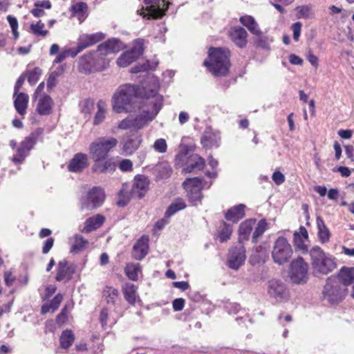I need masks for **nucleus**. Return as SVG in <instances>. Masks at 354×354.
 <instances>
[{"label":"nucleus","mask_w":354,"mask_h":354,"mask_svg":"<svg viewBox=\"0 0 354 354\" xmlns=\"http://www.w3.org/2000/svg\"><path fill=\"white\" fill-rule=\"evenodd\" d=\"M153 79L156 78H151L148 84H143L140 87L131 84L120 85L112 96L113 110L118 113L133 111L136 108L137 97L145 100L149 96V91L152 88Z\"/></svg>","instance_id":"1"},{"label":"nucleus","mask_w":354,"mask_h":354,"mask_svg":"<svg viewBox=\"0 0 354 354\" xmlns=\"http://www.w3.org/2000/svg\"><path fill=\"white\" fill-rule=\"evenodd\" d=\"M118 140L113 137H100L92 142L88 153L93 161V172L104 174L113 172L116 165L112 158H107L109 152L117 145Z\"/></svg>","instance_id":"2"},{"label":"nucleus","mask_w":354,"mask_h":354,"mask_svg":"<svg viewBox=\"0 0 354 354\" xmlns=\"http://www.w3.org/2000/svg\"><path fill=\"white\" fill-rule=\"evenodd\" d=\"M159 82L158 79H153L152 88L149 91V96L145 99L141 112L136 117H133L135 130H139L146 127L153 120L162 109L163 98L158 93Z\"/></svg>","instance_id":"3"},{"label":"nucleus","mask_w":354,"mask_h":354,"mask_svg":"<svg viewBox=\"0 0 354 354\" xmlns=\"http://www.w3.org/2000/svg\"><path fill=\"white\" fill-rule=\"evenodd\" d=\"M229 57L230 51L227 49L211 48L204 64L214 75H225L230 66Z\"/></svg>","instance_id":"4"},{"label":"nucleus","mask_w":354,"mask_h":354,"mask_svg":"<svg viewBox=\"0 0 354 354\" xmlns=\"http://www.w3.org/2000/svg\"><path fill=\"white\" fill-rule=\"evenodd\" d=\"M309 254L315 275H326L336 268L335 258L330 254L325 252L319 246L313 247Z\"/></svg>","instance_id":"5"},{"label":"nucleus","mask_w":354,"mask_h":354,"mask_svg":"<svg viewBox=\"0 0 354 354\" xmlns=\"http://www.w3.org/2000/svg\"><path fill=\"white\" fill-rule=\"evenodd\" d=\"M346 295V289L342 288L337 278L330 277L327 279L322 291L324 301L330 304L340 302Z\"/></svg>","instance_id":"6"},{"label":"nucleus","mask_w":354,"mask_h":354,"mask_svg":"<svg viewBox=\"0 0 354 354\" xmlns=\"http://www.w3.org/2000/svg\"><path fill=\"white\" fill-rule=\"evenodd\" d=\"M292 254V249L286 238L279 236L274 243L272 257L274 263L282 265L289 261Z\"/></svg>","instance_id":"7"},{"label":"nucleus","mask_w":354,"mask_h":354,"mask_svg":"<svg viewBox=\"0 0 354 354\" xmlns=\"http://www.w3.org/2000/svg\"><path fill=\"white\" fill-rule=\"evenodd\" d=\"M144 40L138 39L133 41L132 48L124 52L118 58L116 62L119 67H127L139 58L144 51Z\"/></svg>","instance_id":"8"},{"label":"nucleus","mask_w":354,"mask_h":354,"mask_svg":"<svg viewBox=\"0 0 354 354\" xmlns=\"http://www.w3.org/2000/svg\"><path fill=\"white\" fill-rule=\"evenodd\" d=\"M146 4L145 10L142 8L140 10H138V15L143 16V17L150 18H160L162 17L168 8V5L165 2V0H145Z\"/></svg>","instance_id":"9"},{"label":"nucleus","mask_w":354,"mask_h":354,"mask_svg":"<svg viewBox=\"0 0 354 354\" xmlns=\"http://www.w3.org/2000/svg\"><path fill=\"white\" fill-rule=\"evenodd\" d=\"M183 187L189 201L194 205L202 199L201 190L205 187L203 180L198 178H187L183 183Z\"/></svg>","instance_id":"10"},{"label":"nucleus","mask_w":354,"mask_h":354,"mask_svg":"<svg viewBox=\"0 0 354 354\" xmlns=\"http://www.w3.org/2000/svg\"><path fill=\"white\" fill-rule=\"evenodd\" d=\"M105 194L104 190L99 187L90 189L85 198L81 200L82 209H93L100 206L104 202Z\"/></svg>","instance_id":"11"},{"label":"nucleus","mask_w":354,"mask_h":354,"mask_svg":"<svg viewBox=\"0 0 354 354\" xmlns=\"http://www.w3.org/2000/svg\"><path fill=\"white\" fill-rule=\"evenodd\" d=\"M308 263L303 258L298 257L290 263V278L295 283H304L308 279Z\"/></svg>","instance_id":"12"},{"label":"nucleus","mask_w":354,"mask_h":354,"mask_svg":"<svg viewBox=\"0 0 354 354\" xmlns=\"http://www.w3.org/2000/svg\"><path fill=\"white\" fill-rule=\"evenodd\" d=\"M94 54L90 52L82 56L79 59V70L84 73H91L94 71H102L106 68V61L102 63L95 62Z\"/></svg>","instance_id":"13"},{"label":"nucleus","mask_w":354,"mask_h":354,"mask_svg":"<svg viewBox=\"0 0 354 354\" xmlns=\"http://www.w3.org/2000/svg\"><path fill=\"white\" fill-rule=\"evenodd\" d=\"M37 136L35 133H31L27 136L20 144L16 153L12 158V161L15 163L22 162L28 156L29 151L33 148L37 142Z\"/></svg>","instance_id":"14"},{"label":"nucleus","mask_w":354,"mask_h":354,"mask_svg":"<svg viewBox=\"0 0 354 354\" xmlns=\"http://www.w3.org/2000/svg\"><path fill=\"white\" fill-rule=\"evenodd\" d=\"M268 294L277 301L281 302L286 300L288 293L285 284L277 279H272L268 283Z\"/></svg>","instance_id":"15"},{"label":"nucleus","mask_w":354,"mask_h":354,"mask_svg":"<svg viewBox=\"0 0 354 354\" xmlns=\"http://www.w3.org/2000/svg\"><path fill=\"white\" fill-rule=\"evenodd\" d=\"M245 258V249L243 246L232 248L227 259L228 266L233 270H238L244 263Z\"/></svg>","instance_id":"16"},{"label":"nucleus","mask_w":354,"mask_h":354,"mask_svg":"<svg viewBox=\"0 0 354 354\" xmlns=\"http://www.w3.org/2000/svg\"><path fill=\"white\" fill-rule=\"evenodd\" d=\"M138 289V286L131 283H125L122 286L124 298L130 305L135 306L142 302Z\"/></svg>","instance_id":"17"},{"label":"nucleus","mask_w":354,"mask_h":354,"mask_svg":"<svg viewBox=\"0 0 354 354\" xmlns=\"http://www.w3.org/2000/svg\"><path fill=\"white\" fill-rule=\"evenodd\" d=\"M229 36L232 42L239 48H244L248 43V32L242 27L231 28L229 30Z\"/></svg>","instance_id":"18"},{"label":"nucleus","mask_w":354,"mask_h":354,"mask_svg":"<svg viewBox=\"0 0 354 354\" xmlns=\"http://www.w3.org/2000/svg\"><path fill=\"white\" fill-rule=\"evenodd\" d=\"M124 48L122 43L115 38L107 40L97 46V51L101 55L115 53Z\"/></svg>","instance_id":"19"},{"label":"nucleus","mask_w":354,"mask_h":354,"mask_svg":"<svg viewBox=\"0 0 354 354\" xmlns=\"http://www.w3.org/2000/svg\"><path fill=\"white\" fill-rule=\"evenodd\" d=\"M88 166V160L86 154L83 153H76L71 160L68 169L71 172H81Z\"/></svg>","instance_id":"20"},{"label":"nucleus","mask_w":354,"mask_h":354,"mask_svg":"<svg viewBox=\"0 0 354 354\" xmlns=\"http://www.w3.org/2000/svg\"><path fill=\"white\" fill-rule=\"evenodd\" d=\"M104 38L102 32H95L93 34H82L77 39V44L80 50H84L89 46L102 41Z\"/></svg>","instance_id":"21"},{"label":"nucleus","mask_w":354,"mask_h":354,"mask_svg":"<svg viewBox=\"0 0 354 354\" xmlns=\"http://www.w3.org/2000/svg\"><path fill=\"white\" fill-rule=\"evenodd\" d=\"M148 250L149 238L147 236H142L133 245L132 257L136 260H141L147 254Z\"/></svg>","instance_id":"22"},{"label":"nucleus","mask_w":354,"mask_h":354,"mask_svg":"<svg viewBox=\"0 0 354 354\" xmlns=\"http://www.w3.org/2000/svg\"><path fill=\"white\" fill-rule=\"evenodd\" d=\"M149 180L145 176H137L134 178L133 185L131 189V194L142 198L147 191Z\"/></svg>","instance_id":"23"},{"label":"nucleus","mask_w":354,"mask_h":354,"mask_svg":"<svg viewBox=\"0 0 354 354\" xmlns=\"http://www.w3.org/2000/svg\"><path fill=\"white\" fill-rule=\"evenodd\" d=\"M57 271L55 279L57 281H69L75 272L74 267L72 266H68V263L66 261H59L57 264Z\"/></svg>","instance_id":"24"},{"label":"nucleus","mask_w":354,"mask_h":354,"mask_svg":"<svg viewBox=\"0 0 354 354\" xmlns=\"http://www.w3.org/2000/svg\"><path fill=\"white\" fill-rule=\"evenodd\" d=\"M54 102L48 95H42L38 97L36 111L41 115H50L52 113Z\"/></svg>","instance_id":"25"},{"label":"nucleus","mask_w":354,"mask_h":354,"mask_svg":"<svg viewBox=\"0 0 354 354\" xmlns=\"http://www.w3.org/2000/svg\"><path fill=\"white\" fill-rule=\"evenodd\" d=\"M219 140V133L212 128H207L202 136L201 143L206 148L217 147H218Z\"/></svg>","instance_id":"26"},{"label":"nucleus","mask_w":354,"mask_h":354,"mask_svg":"<svg viewBox=\"0 0 354 354\" xmlns=\"http://www.w3.org/2000/svg\"><path fill=\"white\" fill-rule=\"evenodd\" d=\"M308 241V231L304 226H300L298 232L293 234V243L296 248L306 252L307 251L306 242Z\"/></svg>","instance_id":"27"},{"label":"nucleus","mask_w":354,"mask_h":354,"mask_svg":"<svg viewBox=\"0 0 354 354\" xmlns=\"http://www.w3.org/2000/svg\"><path fill=\"white\" fill-rule=\"evenodd\" d=\"M204 166L205 160L203 158L197 154H192L186 162L183 171L191 173L194 171H200L203 169Z\"/></svg>","instance_id":"28"},{"label":"nucleus","mask_w":354,"mask_h":354,"mask_svg":"<svg viewBox=\"0 0 354 354\" xmlns=\"http://www.w3.org/2000/svg\"><path fill=\"white\" fill-rule=\"evenodd\" d=\"M240 23L246 27L248 30L253 35L260 36L262 34V31L256 21L254 18L250 15H244L240 17Z\"/></svg>","instance_id":"29"},{"label":"nucleus","mask_w":354,"mask_h":354,"mask_svg":"<svg viewBox=\"0 0 354 354\" xmlns=\"http://www.w3.org/2000/svg\"><path fill=\"white\" fill-rule=\"evenodd\" d=\"M14 105L17 113L24 116L26 113L28 103L29 101L28 95L25 93H19L14 95Z\"/></svg>","instance_id":"30"},{"label":"nucleus","mask_w":354,"mask_h":354,"mask_svg":"<svg viewBox=\"0 0 354 354\" xmlns=\"http://www.w3.org/2000/svg\"><path fill=\"white\" fill-rule=\"evenodd\" d=\"M245 207L243 204H239L229 209L225 214L227 221L236 223L245 216Z\"/></svg>","instance_id":"31"},{"label":"nucleus","mask_w":354,"mask_h":354,"mask_svg":"<svg viewBox=\"0 0 354 354\" xmlns=\"http://www.w3.org/2000/svg\"><path fill=\"white\" fill-rule=\"evenodd\" d=\"M142 141L140 136L129 138L123 143L122 151L124 154L128 156L133 153L139 148Z\"/></svg>","instance_id":"32"},{"label":"nucleus","mask_w":354,"mask_h":354,"mask_svg":"<svg viewBox=\"0 0 354 354\" xmlns=\"http://www.w3.org/2000/svg\"><path fill=\"white\" fill-rule=\"evenodd\" d=\"M316 223L318 230L317 235L319 241L322 243H328L331 236V234L329 229L326 227L324 220L319 216H317Z\"/></svg>","instance_id":"33"},{"label":"nucleus","mask_w":354,"mask_h":354,"mask_svg":"<svg viewBox=\"0 0 354 354\" xmlns=\"http://www.w3.org/2000/svg\"><path fill=\"white\" fill-rule=\"evenodd\" d=\"M71 245V252L75 254L79 253L86 249L88 241L80 234H75L70 239Z\"/></svg>","instance_id":"34"},{"label":"nucleus","mask_w":354,"mask_h":354,"mask_svg":"<svg viewBox=\"0 0 354 354\" xmlns=\"http://www.w3.org/2000/svg\"><path fill=\"white\" fill-rule=\"evenodd\" d=\"M104 221V218L100 214H97L95 216L88 218L84 223L83 232H90L93 230L98 229L102 226Z\"/></svg>","instance_id":"35"},{"label":"nucleus","mask_w":354,"mask_h":354,"mask_svg":"<svg viewBox=\"0 0 354 354\" xmlns=\"http://www.w3.org/2000/svg\"><path fill=\"white\" fill-rule=\"evenodd\" d=\"M87 5L84 2H77L71 6L72 15L82 23L87 17Z\"/></svg>","instance_id":"36"},{"label":"nucleus","mask_w":354,"mask_h":354,"mask_svg":"<svg viewBox=\"0 0 354 354\" xmlns=\"http://www.w3.org/2000/svg\"><path fill=\"white\" fill-rule=\"evenodd\" d=\"M255 223V219H248L241 223L239 228V235L241 241L248 239Z\"/></svg>","instance_id":"37"},{"label":"nucleus","mask_w":354,"mask_h":354,"mask_svg":"<svg viewBox=\"0 0 354 354\" xmlns=\"http://www.w3.org/2000/svg\"><path fill=\"white\" fill-rule=\"evenodd\" d=\"M233 232L232 225L222 222L216 230V236L221 242L229 240Z\"/></svg>","instance_id":"38"},{"label":"nucleus","mask_w":354,"mask_h":354,"mask_svg":"<svg viewBox=\"0 0 354 354\" xmlns=\"http://www.w3.org/2000/svg\"><path fill=\"white\" fill-rule=\"evenodd\" d=\"M266 256V248L262 245L256 246L253 248L252 254L250 257L249 262L252 265H256L263 261Z\"/></svg>","instance_id":"39"},{"label":"nucleus","mask_w":354,"mask_h":354,"mask_svg":"<svg viewBox=\"0 0 354 354\" xmlns=\"http://www.w3.org/2000/svg\"><path fill=\"white\" fill-rule=\"evenodd\" d=\"M97 112L93 119V124L99 125L104 120L107 113V104L103 100H100L97 103Z\"/></svg>","instance_id":"40"},{"label":"nucleus","mask_w":354,"mask_h":354,"mask_svg":"<svg viewBox=\"0 0 354 354\" xmlns=\"http://www.w3.org/2000/svg\"><path fill=\"white\" fill-rule=\"evenodd\" d=\"M102 295L108 304L115 305L120 294L117 288L106 286L103 290Z\"/></svg>","instance_id":"41"},{"label":"nucleus","mask_w":354,"mask_h":354,"mask_svg":"<svg viewBox=\"0 0 354 354\" xmlns=\"http://www.w3.org/2000/svg\"><path fill=\"white\" fill-rule=\"evenodd\" d=\"M339 278L345 286L354 282V268L343 267L339 272Z\"/></svg>","instance_id":"42"},{"label":"nucleus","mask_w":354,"mask_h":354,"mask_svg":"<svg viewBox=\"0 0 354 354\" xmlns=\"http://www.w3.org/2000/svg\"><path fill=\"white\" fill-rule=\"evenodd\" d=\"M124 272L130 280L137 281L138 274L141 272L140 265L139 263H128L124 268Z\"/></svg>","instance_id":"43"},{"label":"nucleus","mask_w":354,"mask_h":354,"mask_svg":"<svg viewBox=\"0 0 354 354\" xmlns=\"http://www.w3.org/2000/svg\"><path fill=\"white\" fill-rule=\"evenodd\" d=\"M186 205L181 198L176 199L167 208L165 212V218H168L180 210L184 209Z\"/></svg>","instance_id":"44"},{"label":"nucleus","mask_w":354,"mask_h":354,"mask_svg":"<svg viewBox=\"0 0 354 354\" xmlns=\"http://www.w3.org/2000/svg\"><path fill=\"white\" fill-rule=\"evenodd\" d=\"M75 340L74 335L71 330H65L60 337V345L64 348H68Z\"/></svg>","instance_id":"45"},{"label":"nucleus","mask_w":354,"mask_h":354,"mask_svg":"<svg viewBox=\"0 0 354 354\" xmlns=\"http://www.w3.org/2000/svg\"><path fill=\"white\" fill-rule=\"evenodd\" d=\"M295 10L299 19H308L313 15V6L310 4L297 6Z\"/></svg>","instance_id":"46"},{"label":"nucleus","mask_w":354,"mask_h":354,"mask_svg":"<svg viewBox=\"0 0 354 354\" xmlns=\"http://www.w3.org/2000/svg\"><path fill=\"white\" fill-rule=\"evenodd\" d=\"M158 62L157 61H146L142 64L137 65L131 69L132 73H137L141 71H147L149 70H153L158 66Z\"/></svg>","instance_id":"47"},{"label":"nucleus","mask_w":354,"mask_h":354,"mask_svg":"<svg viewBox=\"0 0 354 354\" xmlns=\"http://www.w3.org/2000/svg\"><path fill=\"white\" fill-rule=\"evenodd\" d=\"M268 227V225L266 220L265 218L260 220L253 232L252 241L254 242L257 241V239L264 233Z\"/></svg>","instance_id":"48"},{"label":"nucleus","mask_w":354,"mask_h":354,"mask_svg":"<svg viewBox=\"0 0 354 354\" xmlns=\"http://www.w3.org/2000/svg\"><path fill=\"white\" fill-rule=\"evenodd\" d=\"M45 25L44 23H42L41 21H38L36 24H32L30 25V30L31 32L37 35V36H41L45 37L48 34V30H44Z\"/></svg>","instance_id":"49"},{"label":"nucleus","mask_w":354,"mask_h":354,"mask_svg":"<svg viewBox=\"0 0 354 354\" xmlns=\"http://www.w3.org/2000/svg\"><path fill=\"white\" fill-rule=\"evenodd\" d=\"M119 200L118 204L119 206L123 207L127 205L129 201V194L127 187L123 185L122 189L119 192Z\"/></svg>","instance_id":"50"},{"label":"nucleus","mask_w":354,"mask_h":354,"mask_svg":"<svg viewBox=\"0 0 354 354\" xmlns=\"http://www.w3.org/2000/svg\"><path fill=\"white\" fill-rule=\"evenodd\" d=\"M7 20L12 30V33L15 40L19 38V33L18 32V21L17 19L11 15L7 17Z\"/></svg>","instance_id":"51"},{"label":"nucleus","mask_w":354,"mask_h":354,"mask_svg":"<svg viewBox=\"0 0 354 354\" xmlns=\"http://www.w3.org/2000/svg\"><path fill=\"white\" fill-rule=\"evenodd\" d=\"M152 147L156 152L164 153L167 151V144L165 139L159 138L154 142Z\"/></svg>","instance_id":"52"},{"label":"nucleus","mask_w":354,"mask_h":354,"mask_svg":"<svg viewBox=\"0 0 354 354\" xmlns=\"http://www.w3.org/2000/svg\"><path fill=\"white\" fill-rule=\"evenodd\" d=\"M41 74V71L39 68H35L32 71H30L27 73L28 82L30 84H35L38 80Z\"/></svg>","instance_id":"53"},{"label":"nucleus","mask_w":354,"mask_h":354,"mask_svg":"<svg viewBox=\"0 0 354 354\" xmlns=\"http://www.w3.org/2000/svg\"><path fill=\"white\" fill-rule=\"evenodd\" d=\"M118 128L122 130L134 129V125L133 122V117L129 116L124 120H121L118 125Z\"/></svg>","instance_id":"54"},{"label":"nucleus","mask_w":354,"mask_h":354,"mask_svg":"<svg viewBox=\"0 0 354 354\" xmlns=\"http://www.w3.org/2000/svg\"><path fill=\"white\" fill-rule=\"evenodd\" d=\"M60 71H54L49 75L47 80V86L48 88H52L57 84V78L60 75Z\"/></svg>","instance_id":"55"},{"label":"nucleus","mask_w":354,"mask_h":354,"mask_svg":"<svg viewBox=\"0 0 354 354\" xmlns=\"http://www.w3.org/2000/svg\"><path fill=\"white\" fill-rule=\"evenodd\" d=\"M119 168L123 171H130L133 169V163L129 159H124L120 162Z\"/></svg>","instance_id":"56"},{"label":"nucleus","mask_w":354,"mask_h":354,"mask_svg":"<svg viewBox=\"0 0 354 354\" xmlns=\"http://www.w3.org/2000/svg\"><path fill=\"white\" fill-rule=\"evenodd\" d=\"M301 24L300 22H296L294 23L292 26V30L293 32V39L295 41H298L300 34H301Z\"/></svg>","instance_id":"57"},{"label":"nucleus","mask_w":354,"mask_h":354,"mask_svg":"<svg viewBox=\"0 0 354 354\" xmlns=\"http://www.w3.org/2000/svg\"><path fill=\"white\" fill-rule=\"evenodd\" d=\"M258 37L259 38L257 41V46L264 49L269 48L270 43L268 38L267 37L263 36L262 34Z\"/></svg>","instance_id":"58"},{"label":"nucleus","mask_w":354,"mask_h":354,"mask_svg":"<svg viewBox=\"0 0 354 354\" xmlns=\"http://www.w3.org/2000/svg\"><path fill=\"white\" fill-rule=\"evenodd\" d=\"M63 300V296L61 294H57L50 303L51 305L52 311L54 312L57 310Z\"/></svg>","instance_id":"59"},{"label":"nucleus","mask_w":354,"mask_h":354,"mask_svg":"<svg viewBox=\"0 0 354 354\" xmlns=\"http://www.w3.org/2000/svg\"><path fill=\"white\" fill-rule=\"evenodd\" d=\"M272 179L277 185H279L285 181V176L280 171H274L272 174Z\"/></svg>","instance_id":"60"},{"label":"nucleus","mask_w":354,"mask_h":354,"mask_svg":"<svg viewBox=\"0 0 354 354\" xmlns=\"http://www.w3.org/2000/svg\"><path fill=\"white\" fill-rule=\"evenodd\" d=\"M173 308L175 311H180L185 306V300L182 298L176 299L172 303Z\"/></svg>","instance_id":"61"},{"label":"nucleus","mask_w":354,"mask_h":354,"mask_svg":"<svg viewBox=\"0 0 354 354\" xmlns=\"http://www.w3.org/2000/svg\"><path fill=\"white\" fill-rule=\"evenodd\" d=\"M16 277L12 274L10 271H6L4 272V281L8 286H10L13 284Z\"/></svg>","instance_id":"62"},{"label":"nucleus","mask_w":354,"mask_h":354,"mask_svg":"<svg viewBox=\"0 0 354 354\" xmlns=\"http://www.w3.org/2000/svg\"><path fill=\"white\" fill-rule=\"evenodd\" d=\"M54 244V239L50 237L46 239L44 243L42 252L44 254H47L50 249L53 248Z\"/></svg>","instance_id":"63"},{"label":"nucleus","mask_w":354,"mask_h":354,"mask_svg":"<svg viewBox=\"0 0 354 354\" xmlns=\"http://www.w3.org/2000/svg\"><path fill=\"white\" fill-rule=\"evenodd\" d=\"M226 309L230 314H236L239 312L241 308L238 304L230 303L226 306Z\"/></svg>","instance_id":"64"}]
</instances>
